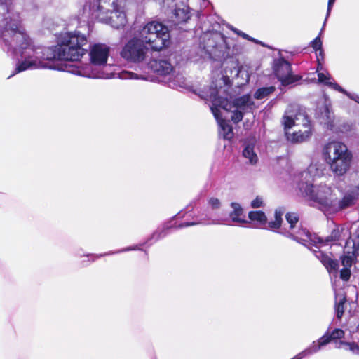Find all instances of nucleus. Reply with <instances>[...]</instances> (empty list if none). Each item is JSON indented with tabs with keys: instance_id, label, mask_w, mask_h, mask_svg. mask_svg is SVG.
I'll use <instances>...</instances> for the list:
<instances>
[{
	"instance_id": "49530a36",
	"label": "nucleus",
	"mask_w": 359,
	"mask_h": 359,
	"mask_svg": "<svg viewBox=\"0 0 359 359\" xmlns=\"http://www.w3.org/2000/svg\"><path fill=\"white\" fill-rule=\"evenodd\" d=\"M318 51H319V53L318 55H317V57H318L320 58V57H321V58L323 59L324 53L322 48L320 49H318Z\"/></svg>"
},
{
	"instance_id": "f257e3e1",
	"label": "nucleus",
	"mask_w": 359,
	"mask_h": 359,
	"mask_svg": "<svg viewBox=\"0 0 359 359\" xmlns=\"http://www.w3.org/2000/svg\"><path fill=\"white\" fill-rule=\"evenodd\" d=\"M0 37L3 49L17 57L8 78L27 70L51 68L48 62L54 60H79L86 51L87 38L76 30L62 33L55 46H34L11 0L0 3Z\"/></svg>"
},
{
	"instance_id": "2f4dec72",
	"label": "nucleus",
	"mask_w": 359,
	"mask_h": 359,
	"mask_svg": "<svg viewBox=\"0 0 359 359\" xmlns=\"http://www.w3.org/2000/svg\"><path fill=\"white\" fill-rule=\"evenodd\" d=\"M344 304H345V298H343L339 302H337L335 305V311H336L337 317L339 319H341L344 314Z\"/></svg>"
},
{
	"instance_id": "473e14b6",
	"label": "nucleus",
	"mask_w": 359,
	"mask_h": 359,
	"mask_svg": "<svg viewBox=\"0 0 359 359\" xmlns=\"http://www.w3.org/2000/svg\"><path fill=\"white\" fill-rule=\"evenodd\" d=\"M231 30L233 31L234 33L237 34L238 36H241L242 38L245 39H247L248 41H253L256 43H260V42L257 40H256L255 39L250 36L249 35H248L247 34L237 29L236 28H233V27H231Z\"/></svg>"
},
{
	"instance_id": "c756f323",
	"label": "nucleus",
	"mask_w": 359,
	"mask_h": 359,
	"mask_svg": "<svg viewBox=\"0 0 359 359\" xmlns=\"http://www.w3.org/2000/svg\"><path fill=\"white\" fill-rule=\"evenodd\" d=\"M141 250V248H140L139 245H135V246H132V247H128V248H123V249H121L118 251H116V252H107V253H104V254H100V255H95V254H90V255H88V257H90L92 258V261H94L95 259H98L100 257H102L103 256H105V255H112V254H114V253H121V252H127V251H130V250Z\"/></svg>"
},
{
	"instance_id": "cd10ccee",
	"label": "nucleus",
	"mask_w": 359,
	"mask_h": 359,
	"mask_svg": "<svg viewBox=\"0 0 359 359\" xmlns=\"http://www.w3.org/2000/svg\"><path fill=\"white\" fill-rule=\"evenodd\" d=\"M348 329L353 341H359V324H357L356 318L351 317L348 321Z\"/></svg>"
},
{
	"instance_id": "20e7f679",
	"label": "nucleus",
	"mask_w": 359,
	"mask_h": 359,
	"mask_svg": "<svg viewBox=\"0 0 359 359\" xmlns=\"http://www.w3.org/2000/svg\"><path fill=\"white\" fill-rule=\"evenodd\" d=\"M110 48L104 43H95L90 47L89 56L90 62L83 66L66 65L63 71L71 74L94 79L109 78L102 68L105 67L109 57Z\"/></svg>"
},
{
	"instance_id": "bb28decb",
	"label": "nucleus",
	"mask_w": 359,
	"mask_h": 359,
	"mask_svg": "<svg viewBox=\"0 0 359 359\" xmlns=\"http://www.w3.org/2000/svg\"><path fill=\"white\" fill-rule=\"evenodd\" d=\"M283 210L280 209H276L274 214L275 219L274 221L269 222L266 224V229H269L272 231H276L279 229L281 226L282 222V216L283 215Z\"/></svg>"
},
{
	"instance_id": "72a5a7b5",
	"label": "nucleus",
	"mask_w": 359,
	"mask_h": 359,
	"mask_svg": "<svg viewBox=\"0 0 359 359\" xmlns=\"http://www.w3.org/2000/svg\"><path fill=\"white\" fill-rule=\"evenodd\" d=\"M329 335L332 340L341 339L344 336V332L341 329H334Z\"/></svg>"
},
{
	"instance_id": "39448f33",
	"label": "nucleus",
	"mask_w": 359,
	"mask_h": 359,
	"mask_svg": "<svg viewBox=\"0 0 359 359\" xmlns=\"http://www.w3.org/2000/svg\"><path fill=\"white\" fill-rule=\"evenodd\" d=\"M239 73V67L236 64L232 63L231 67H226L224 69V75H223L221 79L217 81L216 83H212L208 89H204L203 90L208 91L211 88H217L218 90L220 89H226V93L224 94L222 93L220 95L224 97H227L228 103L231 104V107L229 111H232L233 112L231 120L235 123L240 122L243 119L245 112L251 111L255 107V103L250 95H245L241 97L236 98L232 102L229 101V95L228 93L229 86H228L227 83L229 81V77H237L238 76Z\"/></svg>"
},
{
	"instance_id": "9d476101",
	"label": "nucleus",
	"mask_w": 359,
	"mask_h": 359,
	"mask_svg": "<svg viewBox=\"0 0 359 359\" xmlns=\"http://www.w3.org/2000/svg\"><path fill=\"white\" fill-rule=\"evenodd\" d=\"M285 219L287 224H289V229L284 228L285 231L283 233L286 236L296 240L308 248H310L311 243L322 242L320 237L316 234H311L306 229H298L296 231L297 224L299 222V217L297 213H287L285 215Z\"/></svg>"
},
{
	"instance_id": "c9c22d12",
	"label": "nucleus",
	"mask_w": 359,
	"mask_h": 359,
	"mask_svg": "<svg viewBox=\"0 0 359 359\" xmlns=\"http://www.w3.org/2000/svg\"><path fill=\"white\" fill-rule=\"evenodd\" d=\"M208 204L213 210H217L219 209L221 207V202L217 198H210L208 200Z\"/></svg>"
},
{
	"instance_id": "aec40b11",
	"label": "nucleus",
	"mask_w": 359,
	"mask_h": 359,
	"mask_svg": "<svg viewBox=\"0 0 359 359\" xmlns=\"http://www.w3.org/2000/svg\"><path fill=\"white\" fill-rule=\"evenodd\" d=\"M231 207L233 210L229 213V217L233 222L238 224L248 223L245 219L243 209L239 203L233 202L231 203Z\"/></svg>"
},
{
	"instance_id": "f3484780",
	"label": "nucleus",
	"mask_w": 359,
	"mask_h": 359,
	"mask_svg": "<svg viewBox=\"0 0 359 359\" xmlns=\"http://www.w3.org/2000/svg\"><path fill=\"white\" fill-rule=\"evenodd\" d=\"M355 198L352 194H346L341 199H338L336 193L330 206V212H337L351 206Z\"/></svg>"
},
{
	"instance_id": "7c9ffc66",
	"label": "nucleus",
	"mask_w": 359,
	"mask_h": 359,
	"mask_svg": "<svg viewBox=\"0 0 359 359\" xmlns=\"http://www.w3.org/2000/svg\"><path fill=\"white\" fill-rule=\"evenodd\" d=\"M120 77L123 79H147L146 77L142 75H138L136 73L128 71L122 72Z\"/></svg>"
},
{
	"instance_id": "4be33fe9",
	"label": "nucleus",
	"mask_w": 359,
	"mask_h": 359,
	"mask_svg": "<svg viewBox=\"0 0 359 359\" xmlns=\"http://www.w3.org/2000/svg\"><path fill=\"white\" fill-rule=\"evenodd\" d=\"M204 38L207 39L208 41L205 44H201V57L203 58H210L213 54V50L217 47V45L212 34H205Z\"/></svg>"
},
{
	"instance_id": "a211bd4d",
	"label": "nucleus",
	"mask_w": 359,
	"mask_h": 359,
	"mask_svg": "<svg viewBox=\"0 0 359 359\" xmlns=\"http://www.w3.org/2000/svg\"><path fill=\"white\" fill-rule=\"evenodd\" d=\"M255 147L254 142H245L242 151L243 157L246 159L248 164L252 165H256L259 160Z\"/></svg>"
},
{
	"instance_id": "f704fd0d",
	"label": "nucleus",
	"mask_w": 359,
	"mask_h": 359,
	"mask_svg": "<svg viewBox=\"0 0 359 359\" xmlns=\"http://www.w3.org/2000/svg\"><path fill=\"white\" fill-rule=\"evenodd\" d=\"M251 208H258L264 206V200L262 196H257L255 199L251 201Z\"/></svg>"
},
{
	"instance_id": "a18cd8bd",
	"label": "nucleus",
	"mask_w": 359,
	"mask_h": 359,
	"mask_svg": "<svg viewBox=\"0 0 359 359\" xmlns=\"http://www.w3.org/2000/svg\"><path fill=\"white\" fill-rule=\"evenodd\" d=\"M318 67H317V72H320V71H321L323 69V66L320 62V59L318 57Z\"/></svg>"
},
{
	"instance_id": "58836bf2",
	"label": "nucleus",
	"mask_w": 359,
	"mask_h": 359,
	"mask_svg": "<svg viewBox=\"0 0 359 359\" xmlns=\"http://www.w3.org/2000/svg\"><path fill=\"white\" fill-rule=\"evenodd\" d=\"M311 47L316 50L318 51V49L322 48V41L320 36L316 37L313 41L311 43Z\"/></svg>"
},
{
	"instance_id": "1a4fd4ad",
	"label": "nucleus",
	"mask_w": 359,
	"mask_h": 359,
	"mask_svg": "<svg viewBox=\"0 0 359 359\" xmlns=\"http://www.w3.org/2000/svg\"><path fill=\"white\" fill-rule=\"evenodd\" d=\"M284 125L286 130L290 129L292 126H299L302 125V129L294 130L292 134L286 131L292 142H301L308 140L311 135V126L307 116L304 112H299L294 118L291 116L285 115L284 116Z\"/></svg>"
},
{
	"instance_id": "4468645a",
	"label": "nucleus",
	"mask_w": 359,
	"mask_h": 359,
	"mask_svg": "<svg viewBox=\"0 0 359 359\" xmlns=\"http://www.w3.org/2000/svg\"><path fill=\"white\" fill-rule=\"evenodd\" d=\"M332 341L328 332L319 338L317 341H314L312 344L304 351H301L295 355L297 359H303L304 358L313 355L318 352L323 347L327 345Z\"/></svg>"
},
{
	"instance_id": "9b49d317",
	"label": "nucleus",
	"mask_w": 359,
	"mask_h": 359,
	"mask_svg": "<svg viewBox=\"0 0 359 359\" xmlns=\"http://www.w3.org/2000/svg\"><path fill=\"white\" fill-rule=\"evenodd\" d=\"M353 237V224L351 226L347 225L337 226L325 239L320 238L322 242L311 243V245L318 248L334 242L347 249L349 248Z\"/></svg>"
},
{
	"instance_id": "2eb2a0df",
	"label": "nucleus",
	"mask_w": 359,
	"mask_h": 359,
	"mask_svg": "<svg viewBox=\"0 0 359 359\" xmlns=\"http://www.w3.org/2000/svg\"><path fill=\"white\" fill-rule=\"evenodd\" d=\"M151 69L161 76H168L169 80L173 76L174 67L166 60H154L150 62Z\"/></svg>"
},
{
	"instance_id": "79ce46f5",
	"label": "nucleus",
	"mask_w": 359,
	"mask_h": 359,
	"mask_svg": "<svg viewBox=\"0 0 359 359\" xmlns=\"http://www.w3.org/2000/svg\"><path fill=\"white\" fill-rule=\"evenodd\" d=\"M198 224V223H197V222H191V223L186 222V223L181 224L180 225V228L187 227V226H194V225H196V224Z\"/></svg>"
},
{
	"instance_id": "0eeeda50",
	"label": "nucleus",
	"mask_w": 359,
	"mask_h": 359,
	"mask_svg": "<svg viewBox=\"0 0 359 359\" xmlns=\"http://www.w3.org/2000/svg\"><path fill=\"white\" fill-rule=\"evenodd\" d=\"M226 93V89L210 88L208 91H201L199 96L212 103L210 109L215 119L219 126V134L224 139L231 140L233 137V128L229 121L222 118L220 109L229 111L231 109V104L228 103L227 97H224L220 94Z\"/></svg>"
},
{
	"instance_id": "ea45409f",
	"label": "nucleus",
	"mask_w": 359,
	"mask_h": 359,
	"mask_svg": "<svg viewBox=\"0 0 359 359\" xmlns=\"http://www.w3.org/2000/svg\"><path fill=\"white\" fill-rule=\"evenodd\" d=\"M335 2V0H329L328 1V4H327V15H326V18L325 20V22H324V24H323V28L320 32V34H321V33L323 32V28L325 27V22H326V20H327V18H328V16L330 15V11H331V9L333 6V4Z\"/></svg>"
},
{
	"instance_id": "a19ab883",
	"label": "nucleus",
	"mask_w": 359,
	"mask_h": 359,
	"mask_svg": "<svg viewBox=\"0 0 359 359\" xmlns=\"http://www.w3.org/2000/svg\"><path fill=\"white\" fill-rule=\"evenodd\" d=\"M162 232H160L158 231H155L151 236L150 239H154V241H158L161 238L163 237L165 234L161 235Z\"/></svg>"
},
{
	"instance_id": "37998d69",
	"label": "nucleus",
	"mask_w": 359,
	"mask_h": 359,
	"mask_svg": "<svg viewBox=\"0 0 359 359\" xmlns=\"http://www.w3.org/2000/svg\"><path fill=\"white\" fill-rule=\"evenodd\" d=\"M225 222H226V219H222V220L217 219V220H212V222H210V224H225Z\"/></svg>"
},
{
	"instance_id": "c85d7f7f",
	"label": "nucleus",
	"mask_w": 359,
	"mask_h": 359,
	"mask_svg": "<svg viewBox=\"0 0 359 359\" xmlns=\"http://www.w3.org/2000/svg\"><path fill=\"white\" fill-rule=\"evenodd\" d=\"M275 87L274 86H269V87H264L257 89L255 94L254 97L257 100H262L266 97H268L270 94L273 93L275 91Z\"/></svg>"
},
{
	"instance_id": "a878e982",
	"label": "nucleus",
	"mask_w": 359,
	"mask_h": 359,
	"mask_svg": "<svg viewBox=\"0 0 359 359\" xmlns=\"http://www.w3.org/2000/svg\"><path fill=\"white\" fill-rule=\"evenodd\" d=\"M356 257V255L354 252L350 249L347 248L344 250V254L341 257V264L344 267L351 268L353 263L354 262Z\"/></svg>"
},
{
	"instance_id": "f8f14e48",
	"label": "nucleus",
	"mask_w": 359,
	"mask_h": 359,
	"mask_svg": "<svg viewBox=\"0 0 359 359\" xmlns=\"http://www.w3.org/2000/svg\"><path fill=\"white\" fill-rule=\"evenodd\" d=\"M273 71L283 86L292 84L299 80L297 76L292 74L290 64L283 58L274 60Z\"/></svg>"
},
{
	"instance_id": "ddd939ff",
	"label": "nucleus",
	"mask_w": 359,
	"mask_h": 359,
	"mask_svg": "<svg viewBox=\"0 0 359 359\" xmlns=\"http://www.w3.org/2000/svg\"><path fill=\"white\" fill-rule=\"evenodd\" d=\"M324 165L321 163H311L306 170L301 172L300 181L304 183V187L307 184H313V182L322 176L324 172Z\"/></svg>"
},
{
	"instance_id": "393cba45",
	"label": "nucleus",
	"mask_w": 359,
	"mask_h": 359,
	"mask_svg": "<svg viewBox=\"0 0 359 359\" xmlns=\"http://www.w3.org/2000/svg\"><path fill=\"white\" fill-rule=\"evenodd\" d=\"M353 236L349 248L359 257V224L358 223L353 224Z\"/></svg>"
},
{
	"instance_id": "dca6fc26",
	"label": "nucleus",
	"mask_w": 359,
	"mask_h": 359,
	"mask_svg": "<svg viewBox=\"0 0 359 359\" xmlns=\"http://www.w3.org/2000/svg\"><path fill=\"white\" fill-rule=\"evenodd\" d=\"M330 76L329 74L325 72L318 73V79L320 83H324L325 85L332 88L333 89L345 94L350 99L359 103V95L355 93H351L342 88L339 84L334 82L329 81Z\"/></svg>"
},
{
	"instance_id": "5701e85b",
	"label": "nucleus",
	"mask_w": 359,
	"mask_h": 359,
	"mask_svg": "<svg viewBox=\"0 0 359 359\" xmlns=\"http://www.w3.org/2000/svg\"><path fill=\"white\" fill-rule=\"evenodd\" d=\"M248 218L252 222H256L258 228L266 229L267 217L264 212L260 210L250 211Z\"/></svg>"
},
{
	"instance_id": "b1692460",
	"label": "nucleus",
	"mask_w": 359,
	"mask_h": 359,
	"mask_svg": "<svg viewBox=\"0 0 359 359\" xmlns=\"http://www.w3.org/2000/svg\"><path fill=\"white\" fill-rule=\"evenodd\" d=\"M189 7L184 4L176 6L174 15L178 22H186L190 18Z\"/></svg>"
},
{
	"instance_id": "6ab92c4d",
	"label": "nucleus",
	"mask_w": 359,
	"mask_h": 359,
	"mask_svg": "<svg viewBox=\"0 0 359 359\" xmlns=\"http://www.w3.org/2000/svg\"><path fill=\"white\" fill-rule=\"evenodd\" d=\"M313 252L316 257L321 262L329 273H332V271L336 272L337 271L339 264L337 260L333 259L329 255L324 254L321 251L313 250Z\"/></svg>"
},
{
	"instance_id": "f03ea898",
	"label": "nucleus",
	"mask_w": 359,
	"mask_h": 359,
	"mask_svg": "<svg viewBox=\"0 0 359 359\" xmlns=\"http://www.w3.org/2000/svg\"><path fill=\"white\" fill-rule=\"evenodd\" d=\"M170 33L168 27L157 21L147 23L140 30L139 37L129 40L123 46L121 55L133 62L143 61L149 47L154 51H160L170 44Z\"/></svg>"
},
{
	"instance_id": "c03bdc74",
	"label": "nucleus",
	"mask_w": 359,
	"mask_h": 359,
	"mask_svg": "<svg viewBox=\"0 0 359 359\" xmlns=\"http://www.w3.org/2000/svg\"><path fill=\"white\" fill-rule=\"evenodd\" d=\"M170 2H172V0H163V6L170 7Z\"/></svg>"
},
{
	"instance_id": "4c0bfd02",
	"label": "nucleus",
	"mask_w": 359,
	"mask_h": 359,
	"mask_svg": "<svg viewBox=\"0 0 359 359\" xmlns=\"http://www.w3.org/2000/svg\"><path fill=\"white\" fill-rule=\"evenodd\" d=\"M341 344H345L349 347V350L352 351L353 353L359 354V346L356 344L355 342H340Z\"/></svg>"
},
{
	"instance_id": "412c9836",
	"label": "nucleus",
	"mask_w": 359,
	"mask_h": 359,
	"mask_svg": "<svg viewBox=\"0 0 359 359\" xmlns=\"http://www.w3.org/2000/svg\"><path fill=\"white\" fill-rule=\"evenodd\" d=\"M318 116L320 123L325 125L327 128L332 130H334L333 115L327 105H323L320 109Z\"/></svg>"
},
{
	"instance_id": "7ed1b4c3",
	"label": "nucleus",
	"mask_w": 359,
	"mask_h": 359,
	"mask_svg": "<svg viewBox=\"0 0 359 359\" xmlns=\"http://www.w3.org/2000/svg\"><path fill=\"white\" fill-rule=\"evenodd\" d=\"M83 12L92 19L119 29L126 23L123 0H86Z\"/></svg>"
},
{
	"instance_id": "e433bc0d",
	"label": "nucleus",
	"mask_w": 359,
	"mask_h": 359,
	"mask_svg": "<svg viewBox=\"0 0 359 359\" xmlns=\"http://www.w3.org/2000/svg\"><path fill=\"white\" fill-rule=\"evenodd\" d=\"M351 277L350 268L344 267L340 271V278L344 281H348Z\"/></svg>"
},
{
	"instance_id": "6e6552de",
	"label": "nucleus",
	"mask_w": 359,
	"mask_h": 359,
	"mask_svg": "<svg viewBox=\"0 0 359 359\" xmlns=\"http://www.w3.org/2000/svg\"><path fill=\"white\" fill-rule=\"evenodd\" d=\"M300 192L308 199L325 211H330L335 192L325 184L318 185L307 184L304 187L303 182L298 183Z\"/></svg>"
},
{
	"instance_id": "423d86ee",
	"label": "nucleus",
	"mask_w": 359,
	"mask_h": 359,
	"mask_svg": "<svg viewBox=\"0 0 359 359\" xmlns=\"http://www.w3.org/2000/svg\"><path fill=\"white\" fill-rule=\"evenodd\" d=\"M322 154L334 175L342 176L349 170L353 155L344 143L329 141L323 146Z\"/></svg>"
}]
</instances>
